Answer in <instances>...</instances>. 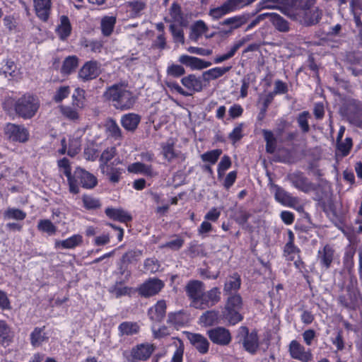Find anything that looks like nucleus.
<instances>
[{"instance_id":"nucleus-1","label":"nucleus","mask_w":362,"mask_h":362,"mask_svg":"<svg viewBox=\"0 0 362 362\" xmlns=\"http://www.w3.org/2000/svg\"><path fill=\"white\" fill-rule=\"evenodd\" d=\"M40 106L39 98L33 94L26 93L16 100L7 98L2 104L3 109L9 115L15 114L24 119L33 118Z\"/></svg>"},{"instance_id":"nucleus-2","label":"nucleus","mask_w":362,"mask_h":362,"mask_svg":"<svg viewBox=\"0 0 362 362\" xmlns=\"http://www.w3.org/2000/svg\"><path fill=\"white\" fill-rule=\"evenodd\" d=\"M71 183L74 185L71 188V181H68L69 192L73 194H77L80 192L79 187L86 189H93L98 185L97 177L88 171L78 167L73 172L71 177Z\"/></svg>"},{"instance_id":"nucleus-3","label":"nucleus","mask_w":362,"mask_h":362,"mask_svg":"<svg viewBox=\"0 0 362 362\" xmlns=\"http://www.w3.org/2000/svg\"><path fill=\"white\" fill-rule=\"evenodd\" d=\"M156 349L153 344L145 342L134 346L130 351H124L122 354L127 362L146 361Z\"/></svg>"},{"instance_id":"nucleus-4","label":"nucleus","mask_w":362,"mask_h":362,"mask_svg":"<svg viewBox=\"0 0 362 362\" xmlns=\"http://www.w3.org/2000/svg\"><path fill=\"white\" fill-rule=\"evenodd\" d=\"M322 16V10L315 6L303 13L288 12V18L306 27L313 26L319 23Z\"/></svg>"},{"instance_id":"nucleus-5","label":"nucleus","mask_w":362,"mask_h":362,"mask_svg":"<svg viewBox=\"0 0 362 362\" xmlns=\"http://www.w3.org/2000/svg\"><path fill=\"white\" fill-rule=\"evenodd\" d=\"M255 0H226L220 6L210 8L209 16L214 20H219L224 16L235 11L245 6L250 5Z\"/></svg>"},{"instance_id":"nucleus-6","label":"nucleus","mask_w":362,"mask_h":362,"mask_svg":"<svg viewBox=\"0 0 362 362\" xmlns=\"http://www.w3.org/2000/svg\"><path fill=\"white\" fill-rule=\"evenodd\" d=\"M337 303L348 310L356 311L362 305V295L357 288L348 286L346 288V293L337 297Z\"/></svg>"},{"instance_id":"nucleus-7","label":"nucleus","mask_w":362,"mask_h":362,"mask_svg":"<svg viewBox=\"0 0 362 362\" xmlns=\"http://www.w3.org/2000/svg\"><path fill=\"white\" fill-rule=\"evenodd\" d=\"M238 338L242 341L243 348L251 354H256L259 348V336L257 331L253 329L250 332L246 326H241L238 331Z\"/></svg>"},{"instance_id":"nucleus-8","label":"nucleus","mask_w":362,"mask_h":362,"mask_svg":"<svg viewBox=\"0 0 362 362\" xmlns=\"http://www.w3.org/2000/svg\"><path fill=\"white\" fill-rule=\"evenodd\" d=\"M336 251L333 245L325 244L317 250L316 261L322 272L328 271L336 259Z\"/></svg>"},{"instance_id":"nucleus-9","label":"nucleus","mask_w":362,"mask_h":362,"mask_svg":"<svg viewBox=\"0 0 362 362\" xmlns=\"http://www.w3.org/2000/svg\"><path fill=\"white\" fill-rule=\"evenodd\" d=\"M138 97V94H135L134 92H114L112 100L113 105L117 109L124 110L132 108Z\"/></svg>"},{"instance_id":"nucleus-10","label":"nucleus","mask_w":362,"mask_h":362,"mask_svg":"<svg viewBox=\"0 0 362 362\" xmlns=\"http://www.w3.org/2000/svg\"><path fill=\"white\" fill-rule=\"evenodd\" d=\"M4 133L8 139L13 142L25 143L29 139V131L22 124H6Z\"/></svg>"},{"instance_id":"nucleus-11","label":"nucleus","mask_w":362,"mask_h":362,"mask_svg":"<svg viewBox=\"0 0 362 362\" xmlns=\"http://www.w3.org/2000/svg\"><path fill=\"white\" fill-rule=\"evenodd\" d=\"M165 286L164 282L158 278H149L137 288L141 297L149 298L158 294Z\"/></svg>"},{"instance_id":"nucleus-12","label":"nucleus","mask_w":362,"mask_h":362,"mask_svg":"<svg viewBox=\"0 0 362 362\" xmlns=\"http://www.w3.org/2000/svg\"><path fill=\"white\" fill-rule=\"evenodd\" d=\"M205 290L204 284L199 280H190L185 286V291L189 299L191 300V305L195 308H198L204 291Z\"/></svg>"},{"instance_id":"nucleus-13","label":"nucleus","mask_w":362,"mask_h":362,"mask_svg":"<svg viewBox=\"0 0 362 362\" xmlns=\"http://www.w3.org/2000/svg\"><path fill=\"white\" fill-rule=\"evenodd\" d=\"M209 339L215 344L227 346L232 340L229 329L223 327H216L209 329L206 332Z\"/></svg>"},{"instance_id":"nucleus-14","label":"nucleus","mask_w":362,"mask_h":362,"mask_svg":"<svg viewBox=\"0 0 362 362\" xmlns=\"http://www.w3.org/2000/svg\"><path fill=\"white\" fill-rule=\"evenodd\" d=\"M301 254L300 249L295 244V235L291 230H288V241L283 247V257L287 262L295 260Z\"/></svg>"},{"instance_id":"nucleus-15","label":"nucleus","mask_w":362,"mask_h":362,"mask_svg":"<svg viewBox=\"0 0 362 362\" xmlns=\"http://www.w3.org/2000/svg\"><path fill=\"white\" fill-rule=\"evenodd\" d=\"M187 339L192 346L201 354H206L209 349V342L208 339L199 333H193L190 332H184Z\"/></svg>"},{"instance_id":"nucleus-16","label":"nucleus","mask_w":362,"mask_h":362,"mask_svg":"<svg viewBox=\"0 0 362 362\" xmlns=\"http://www.w3.org/2000/svg\"><path fill=\"white\" fill-rule=\"evenodd\" d=\"M317 0H289L288 6L281 9V12L288 17V12L293 13H303L305 11L312 8Z\"/></svg>"},{"instance_id":"nucleus-17","label":"nucleus","mask_w":362,"mask_h":362,"mask_svg":"<svg viewBox=\"0 0 362 362\" xmlns=\"http://www.w3.org/2000/svg\"><path fill=\"white\" fill-rule=\"evenodd\" d=\"M189 315L185 310L170 312L168 315L167 323L177 330L187 326L189 323Z\"/></svg>"},{"instance_id":"nucleus-18","label":"nucleus","mask_w":362,"mask_h":362,"mask_svg":"<svg viewBox=\"0 0 362 362\" xmlns=\"http://www.w3.org/2000/svg\"><path fill=\"white\" fill-rule=\"evenodd\" d=\"M221 300V291L218 287H214L205 292L204 291L200 304L197 309H205L216 305Z\"/></svg>"},{"instance_id":"nucleus-19","label":"nucleus","mask_w":362,"mask_h":362,"mask_svg":"<svg viewBox=\"0 0 362 362\" xmlns=\"http://www.w3.org/2000/svg\"><path fill=\"white\" fill-rule=\"evenodd\" d=\"M289 354L292 358L302 362H308L312 358L310 351H305V347L298 341L292 340L289 344Z\"/></svg>"},{"instance_id":"nucleus-20","label":"nucleus","mask_w":362,"mask_h":362,"mask_svg":"<svg viewBox=\"0 0 362 362\" xmlns=\"http://www.w3.org/2000/svg\"><path fill=\"white\" fill-rule=\"evenodd\" d=\"M127 171L129 173L141 174L148 177H153L157 175V173L151 164H146L143 162H135L127 166Z\"/></svg>"},{"instance_id":"nucleus-21","label":"nucleus","mask_w":362,"mask_h":362,"mask_svg":"<svg viewBox=\"0 0 362 362\" xmlns=\"http://www.w3.org/2000/svg\"><path fill=\"white\" fill-rule=\"evenodd\" d=\"M166 309L167 305L165 300H158L154 305L148 309V316L151 321L160 322L165 317Z\"/></svg>"},{"instance_id":"nucleus-22","label":"nucleus","mask_w":362,"mask_h":362,"mask_svg":"<svg viewBox=\"0 0 362 362\" xmlns=\"http://www.w3.org/2000/svg\"><path fill=\"white\" fill-rule=\"evenodd\" d=\"M99 74V68L95 61H89L81 68L78 76L83 81L95 78Z\"/></svg>"},{"instance_id":"nucleus-23","label":"nucleus","mask_w":362,"mask_h":362,"mask_svg":"<svg viewBox=\"0 0 362 362\" xmlns=\"http://www.w3.org/2000/svg\"><path fill=\"white\" fill-rule=\"evenodd\" d=\"M291 182L294 187L305 193L315 189V185L310 182L302 173L293 174L291 177Z\"/></svg>"},{"instance_id":"nucleus-24","label":"nucleus","mask_w":362,"mask_h":362,"mask_svg":"<svg viewBox=\"0 0 362 362\" xmlns=\"http://www.w3.org/2000/svg\"><path fill=\"white\" fill-rule=\"evenodd\" d=\"M250 18V14L245 13L226 18L220 22L219 24L221 26H228V28L233 32L235 30H237L246 24Z\"/></svg>"},{"instance_id":"nucleus-25","label":"nucleus","mask_w":362,"mask_h":362,"mask_svg":"<svg viewBox=\"0 0 362 362\" xmlns=\"http://www.w3.org/2000/svg\"><path fill=\"white\" fill-rule=\"evenodd\" d=\"M179 62L192 69H203L211 65L210 62L185 54L180 57Z\"/></svg>"},{"instance_id":"nucleus-26","label":"nucleus","mask_w":362,"mask_h":362,"mask_svg":"<svg viewBox=\"0 0 362 362\" xmlns=\"http://www.w3.org/2000/svg\"><path fill=\"white\" fill-rule=\"evenodd\" d=\"M106 216L113 220L121 223H127L132 220V216L122 208L107 207L105 210Z\"/></svg>"},{"instance_id":"nucleus-27","label":"nucleus","mask_w":362,"mask_h":362,"mask_svg":"<svg viewBox=\"0 0 362 362\" xmlns=\"http://www.w3.org/2000/svg\"><path fill=\"white\" fill-rule=\"evenodd\" d=\"M14 332L7 322L0 320V344L4 347L9 346L13 341Z\"/></svg>"},{"instance_id":"nucleus-28","label":"nucleus","mask_w":362,"mask_h":362,"mask_svg":"<svg viewBox=\"0 0 362 362\" xmlns=\"http://www.w3.org/2000/svg\"><path fill=\"white\" fill-rule=\"evenodd\" d=\"M131 263V258L128 252L124 253L119 263L118 264V274L124 276L123 279L117 280V284H124L127 282L132 275L131 271L129 269V264Z\"/></svg>"},{"instance_id":"nucleus-29","label":"nucleus","mask_w":362,"mask_h":362,"mask_svg":"<svg viewBox=\"0 0 362 362\" xmlns=\"http://www.w3.org/2000/svg\"><path fill=\"white\" fill-rule=\"evenodd\" d=\"M34 5L37 17L46 21L49 18L51 0H34Z\"/></svg>"},{"instance_id":"nucleus-30","label":"nucleus","mask_w":362,"mask_h":362,"mask_svg":"<svg viewBox=\"0 0 362 362\" xmlns=\"http://www.w3.org/2000/svg\"><path fill=\"white\" fill-rule=\"evenodd\" d=\"M274 197L278 202L286 206H292L296 202V197L279 186L276 187Z\"/></svg>"},{"instance_id":"nucleus-31","label":"nucleus","mask_w":362,"mask_h":362,"mask_svg":"<svg viewBox=\"0 0 362 362\" xmlns=\"http://www.w3.org/2000/svg\"><path fill=\"white\" fill-rule=\"evenodd\" d=\"M241 286V278L238 272L233 273L229 276L223 286V291L226 295H230L233 292L235 293L240 289Z\"/></svg>"},{"instance_id":"nucleus-32","label":"nucleus","mask_w":362,"mask_h":362,"mask_svg":"<svg viewBox=\"0 0 362 362\" xmlns=\"http://www.w3.org/2000/svg\"><path fill=\"white\" fill-rule=\"evenodd\" d=\"M140 327L137 322L125 321L118 326V334L119 336H132L139 332Z\"/></svg>"},{"instance_id":"nucleus-33","label":"nucleus","mask_w":362,"mask_h":362,"mask_svg":"<svg viewBox=\"0 0 362 362\" xmlns=\"http://www.w3.org/2000/svg\"><path fill=\"white\" fill-rule=\"evenodd\" d=\"M82 242V235L74 234L65 240L56 241L55 247H62L63 249H73L81 245Z\"/></svg>"},{"instance_id":"nucleus-34","label":"nucleus","mask_w":362,"mask_h":362,"mask_svg":"<svg viewBox=\"0 0 362 362\" xmlns=\"http://www.w3.org/2000/svg\"><path fill=\"white\" fill-rule=\"evenodd\" d=\"M175 144L173 139H169L165 143L161 144L162 155L168 162L178 157V153L175 150Z\"/></svg>"},{"instance_id":"nucleus-35","label":"nucleus","mask_w":362,"mask_h":362,"mask_svg":"<svg viewBox=\"0 0 362 362\" xmlns=\"http://www.w3.org/2000/svg\"><path fill=\"white\" fill-rule=\"evenodd\" d=\"M100 171L107 177L109 181L112 183L119 182L121 179L122 174L123 173V169L121 168L114 167L113 163L108 165L107 168H104V169L100 170Z\"/></svg>"},{"instance_id":"nucleus-36","label":"nucleus","mask_w":362,"mask_h":362,"mask_svg":"<svg viewBox=\"0 0 362 362\" xmlns=\"http://www.w3.org/2000/svg\"><path fill=\"white\" fill-rule=\"evenodd\" d=\"M140 117L134 113H129L122 117L121 123L122 127L127 131H134L139 122Z\"/></svg>"},{"instance_id":"nucleus-37","label":"nucleus","mask_w":362,"mask_h":362,"mask_svg":"<svg viewBox=\"0 0 362 362\" xmlns=\"http://www.w3.org/2000/svg\"><path fill=\"white\" fill-rule=\"evenodd\" d=\"M209 30L206 24L202 20L196 21L191 27L189 38L191 40L197 42L199 38Z\"/></svg>"},{"instance_id":"nucleus-38","label":"nucleus","mask_w":362,"mask_h":362,"mask_svg":"<svg viewBox=\"0 0 362 362\" xmlns=\"http://www.w3.org/2000/svg\"><path fill=\"white\" fill-rule=\"evenodd\" d=\"M262 134L266 142V152L270 154L274 153L276 150L277 138L274 136V133L269 129H263Z\"/></svg>"},{"instance_id":"nucleus-39","label":"nucleus","mask_w":362,"mask_h":362,"mask_svg":"<svg viewBox=\"0 0 362 362\" xmlns=\"http://www.w3.org/2000/svg\"><path fill=\"white\" fill-rule=\"evenodd\" d=\"M117 155V148L115 146H110L105 148L99 156V168L103 170L104 168L110 165L109 162Z\"/></svg>"},{"instance_id":"nucleus-40","label":"nucleus","mask_w":362,"mask_h":362,"mask_svg":"<svg viewBox=\"0 0 362 362\" xmlns=\"http://www.w3.org/2000/svg\"><path fill=\"white\" fill-rule=\"evenodd\" d=\"M356 253V250L353 249H349L345 251L343 259L342 264L343 268L342 270L344 272H347L349 275H352L354 269V255Z\"/></svg>"},{"instance_id":"nucleus-41","label":"nucleus","mask_w":362,"mask_h":362,"mask_svg":"<svg viewBox=\"0 0 362 362\" xmlns=\"http://www.w3.org/2000/svg\"><path fill=\"white\" fill-rule=\"evenodd\" d=\"M219 312L215 310H207L203 313L200 318V322L204 327H211L219 322Z\"/></svg>"},{"instance_id":"nucleus-42","label":"nucleus","mask_w":362,"mask_h":362,"mask_svg":"<svg viewBox=\"0 0 362 362\" xmlns=\"http://www.w3.org/2000/svg\"><path fill=\"white\" fill-rule=\"evenodd\" d=\"M57 33L61 40L66 39L71 34V25L70 21L66 16L60 18V24L57 28Z\"/></svg>"},{"instance_id":"nucleus-43","label":"nucleus","mask_w":362,"mask_h":362,"mask_svg":"<svg viewBox=\"0 0 362 362\" xmlns=\"http://www.w3.org/2000/svg\"><path fill=\"white\" fill-rule=\"evenodd\" d=\"M223 317L230 325H235L243 320V316L240 313V310L225 307L223 310Z\"/></svg>"},{"instance_id":"nucleus-44","label":"nucleus","mask_w":362,"mask_h":362,"mask_svg":"<svg viewBox=\"0 0 362 362\" xmlns=\"http://www.w3.org/2000/svg\"><path fill=\"white\" fill-rule=\"evenodd\" d=\"M45 327H35L30 334V344L33 346L37 347L40 346L42 342L47 341L48 337L44 332Z\"/></svg>"},{"instance_id":"nucleus-45","label":"nucleus","mask_w":362,"mask_h":362,"mask_svg":"<svg viewBox=\"0 0 362 362\" xmlns=\"http://www.w3.org/2000/svg\"><path fill=\"white\" fill-rule=\"evenodd\" d=\"M78 66V59L76 56H69L64 62L61 68L63 75H69L74 72Z\"/></svg>"},{"instance_id":"nucleus-46","label":"nucleus","mask_w":362,"mask_h":362,"mask_svg":"<svg viewBox=\"0 0 362 362\" xmlns=\"http://www.w3.org/2000/svg\"><path fill=\"white\" fill-rule=\"evenodd\" d=\"M116 23V18L114 16H105L101 20V31L104 36H110L114 30Z\"/></svg>"},{"instance_id":"nucleus-47","label":"nucleus","mask_w":362,"mask_h":362,"mask_svg":"<svg viewBox=\"0 0 362 362\" xmlns=\"http://www.w3.org/2000/svg\"><path fill=\"white\" fill-rule=\"evenodd\" d=\"M317 200L319 206L327 216L332 215L336 216V207L331 198L320 197Z\"/></svg>"},{"instance_id":"nucleus-48","label":"nucleus","mask_w":362,"mask_h":362,"mask_svg":"<svg viewBox=\"0 0 362 362\" xmlns=\"http://www.w3.org/2000/svg\"><path fill=\"white\" fill-rule=\"evenodd\" d=\"M250 217L251 214L244 206H240L235 211L233 219L237 224L243 226L247 223Z\"/></svg>"},{"instance_id":"nucleus-49","label":"nucleus","mask_w":362,"mask_h":362,"mask_svg":"<svg viewBox=\"0 0 362 362\" xmlns=\"http://www.w3.org/2000/svg\"><path fill=\"white\" fill-rule=\"evenodd\" d=\"M230 68V66L213 68L204 72L203 77L206 81L216 79L228 72Z\"/></svg>"},{"instance_id":"nucleus-50","label":"nucleus","mask_w":362,"mask_h":362,"mask_svg":"<svg viewBox=\"0 0 362 362\" xmlns=\"http://www.w3.org/2000/svg\"><path fill=\"white\" fill-rule=\"evenodd\" d=\"M3 23L8 33L20 32L19 24L16 18L13 15L5 16L3 18Z\"/></svg>"},{"instance_id":"nucleus-51","label":"nucleus","mask_w":362,"mask_h":362,"mask_svg":"<svg viewBox=\"0 0 362 362\" xmlns=\"http://www.w3.org/2000/svg\"><path fill=\"white\" fill-rule=\"evenodd\" d=\"M271 23L279 32L286 33L290 30L288 22L277 13L272 15Z\"/></svg>"},{"instance_id":"nucleus-52","label":"nucleus","mask_w":362,"mask_h":362,"mask_svg":"<svg viewBox=\"0 0 362 362\" xmlns=\"http://www.w3.org/2000/svg\"><path fill=\"white\" fill-rule=\"evenodd\" d=\"M223 151L221 148L207 151L201 155V159L203 162H207L211 165H214L218 161Z\"/></svg>"},{"instance_id":"nucleus-53","label":"nucleus","mask_w":362,"mask_h":362,"mask_svg":"<svg viewBox=\"0 0 362 362\" xmlns=\"http://www.w3.org/2000/svg\"><path fill=\"white\" fill-rule=\"evenodd\" d=\"M247 42V40L245 38H243L242 40H239L236 43L233 45V46L231 47L230 51L227 52L226 54H224L223 55H220L215 58L214 62L215 63H221L223 61L228 60L233 57L235 52L238 51V49L242 47L245 42Z\"/></svg>"},{"instance_id":"nucleus-54","label":"nucleus","mask_w":362,"mask_h":362,"mask_svg":"<svg viewBox=\"0 0 362 362\" xmlns=\"http://www.w3.org/2000/svg\"><path fill=\"white\" fill-rule=\"evenodd\" d=\"M82 202L83 206L86 210H95L101 206L100 200L90 195H83Z\"/></svg>"},{"instance_id":"nucleus-55","label":"nucleus","mask_w":362,"mask_h":362,"mask_svg":"<svg viewBox=\"0 0 362 362\" xmlns=\"http://www.w3.org/2000/svg\"><path fill=\"white\" fill-rule=\"evenodd\" d=\"M100 150L95 144H90L85 147L83 151L84 158L90 161H95L99 158Z\"/></svg>"},{"instance_id":"nucleus-56","label":"nucleus","mask_w":362,"mask_h":362,"mask_svg":"<svg viewBox=\"0 0 362 362\" xmlns=\"http://www.w3.org/2000/svg\"><path fill=\"white\" fill-rule=\"evenodd\" d=\"M224 307L226 308H233L240 310L243 307L242 297L238 293L230 294L228 298Z\"/></svg>"},{"instance_id":"nucleus-57","label":"nucleus","mask_w":362,"mask_h":362,"mask_svg":"<svg viewBox=\"0 0 362 362\" xmlns=\"http://www.w3.org/2000/svg\"><path fill=\"white\" fill-rule=\"evenodd\" d=\"M170 15L173 19V21L177 22L180 25L182 24L184 21V17L181 6L178 3H173L170 8Z\"/></svg>"},{"instance_id":"nucleus-58","label":"nucleus","mask_w":362,"mask_h":362,"mask_svg":"<svg viewBox=\"0 0 362 362\" xmlns=\"http://www.w3.org/2000/svg\"><path fill=\"white\" fill-rule=\"evenodd\" d=\"M38 230L47 233L49 235H54L57 231V227L49 219H41L37 224Z\"/></svg>"},{"instance_id":"nucleus-59","label":"nucleus","mask_w":362,"mask_h":362,"mask_svg":"<svg viewBox=\"0 0 362 362\" xmlns=\"http://www.w3.org/2000/svg\"><path fill=\"white\" fill-rule=\"evenodd\" d=\"M353 146V141L351 137H346L344 141H337V149L341 153L342 156H346L349 154Z\"/></svg>"},{"instance_id":"nucleus-60","label":"nucleus","mask_w":362,"mask_h":362,"mask_svg":"<svg viewBox=\"0 0 362 362\" xmlns=\"http://www.w3.org/2000/svg\"><path fill=\"white\" fill-rule=\"evenodd\" d=\"M4 217L18 221H23L26 217V213L21 209L16 208H8L4 212Z\"/></svg>"},{"instance_id":"nucleus-61","label":"nucleus","mask_w":362,"mask_h":362,"mask_svg":"<svg viewBox=\"0 0 362 362\" xmlns=\"http://www.w3.org/2000/svg\"><path fill=\"white\" fill-rule=\"evenodd\" d=\"M309 117L310 113L308 111L302 112L297 117V122L303 133H308L310 131Z\"/></svg>"},{"instance_id":"nucleus-62","label":"nucleus","mask_w":362,"mask_h":362,"mask_svg":"<svg viewBox=\"0 0 362 362\" xmlns=\"http://www.w3.org/2000/svg\"><path fill=\"white\" fill-rule=\"evenodd\" d=\"M182 83L188 89L193 88L197 90V88L201 85V81L194 74H190L182 79Z\"/></svg>"},{"instance_id":"nucleus-63","label":"nucleus","mask_w":362,"mask_h":362,"mask_svg":"<svg viewBox=\"0 0 362 362\" xmlns=\"http://www.w3.org/2000/svg\"><path fill=\"white\" fill-rule=\"evenodd\" d=\"M127 6L131 9V11L134 16L139 15L140 12L146 8V4L144 1L136 0L127 2Z\"/></svg>"},{"instance_id":"nucleus-64","label":"nucleus","mask_w":362,"mask_h":362,"mask_svg":"<svg viewBox=\"0 0 362 362\" xmlns=\"http://www.w3.org/2000/svg\"><path fill=\"white\" fill-rule=\"evenodd\" d=\"M331 342L337 348V351H342L345 348V340L342 329L337 330L336 336L331 338Z\"/></svg>"}]
</instances>
